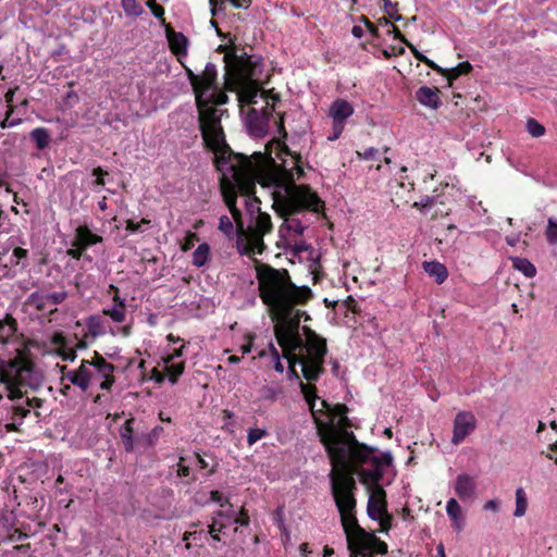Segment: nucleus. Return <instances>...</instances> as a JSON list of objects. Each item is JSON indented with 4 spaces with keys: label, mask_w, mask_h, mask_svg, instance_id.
<instances>
[{
    "label": "nucleus",
    "mask_w": 557,
    "mask_h": 557,
    "mask_svg": "<svg viewBox=\"0 0 557 557\" xmlns=\"http://www.w3.org/2000/svg\"><path fill=\"white\" fill-rule=\"evenodd\" d=\"M284 358L287 359L288 362V369H287V377L289 380H295L299 384V381H301L300 375L298 374L296 370V364H299L300 358H298V352H289V354H283Z\"/></svg>",
    "instance_id": "nucleus-39"
},
{
    "label": "nucleus",
    "mask_w": 557,
    "mask_h": 557,
    "mask_svg": "<svg viewBox=\"0 0 557 557\" xmlns=\"http://www.w3.org/2000/svg\"><path fill=\"white\" fill-rule=\"evenodd\" d=\"M259 296L275 318L284 321L293 331L300 334V319L294 312L295 306H304L313 298L310 287L293 283L286 269H275L269 264L257 268Z\"/></svg>",
    "instance_id": "nucleus-1"
},
{
    "label": "nucleus",
    "mask_w": 557,
    "mask_h": 557,
    "mask_svg": "<svg viewBox=\"0 0 557 557\" xmlns=\"http://www.w3.org/2000/svg\"><path fill=\"white\" fill-rule=\"evenodd\" d=\"M244 236H245V233L237 232L236 248L240 256H249L250 257L251 255L256 253V251L253 250V247H251L250 243L244 242Z\"/></svg>",
    "instance_id": "nucleus-49"
},
{
    "label": "nucleus",
    "mask_w": 557,
    "mask_h": 557,
    "mask_svg": "<svg viewBox=\"0 0 557 557\" xmlns=\"http://www.w3.org/2000/svg\"><path fill=\"white\" fill-rule=\"evenodd\" d=\"M527 131L532 137L536 138L545 134V127L532 117L527 121Z\"/></svg>",
    "instance_id": "nucleus-52"
},
{
    "label": "nucleus",
    "mask_w": 557,
    "mask_h": 557,
    "mask_svg": "<svg viewBox=\"0 0 557 557\" xmlns=\"http://www.w3.org/2000/svg\"><path fill=\"white\" fill-rule=\"evenodd\" d=\"M307 354L305 357L325 360L327 354L326 339L322 336H318L315 339L304 341Z\"/></svg>",
    "instance_id": "nucleus-25"
},
{
    "label": "nucleus",
    "mask_w": 557,
    "mask_h": 557,
    "mask_svg": "<svg viewBox=\"0 0 557 557\" xmlns=\"http://www.w3.org/2000/svg\"><path fill=\"white\" fill-rule=\"evenodd\" d=\"M30 139L35 143L38 150H45L51 141V134L45 127H36L29 133Z\"/></svg>",
    "instance_id": "nucleus-33"
},
{
    "label": "nucleus",
    "mask_w": 557,
    "mask_h": 557,
    "mask_svg": "<svg viewBox=\"0 0 557 557\" xmlns=\"http://www.w3.org/2000/svg\"><path fill=\"white\" fill-rule=\"evenodd\" d=\"M408 48L414 55V58L421 62H423L426 66L432 69L433 71L444 74V69L437 65L434 61L430 60L422 52H420L412 44H408Z\"/></svg>",
    "instance_id": "nucleus-42"
},
{
    "label": "nucleus",
    "mask_w": 557,
    "mask_h": 557,
    "mask_svg": "<svg viewBox=\"0 0 557 557\" xmlns=\"http://www.w3.org/2000/svg\"><path fill=\"white\" fill-rule=\"evenodd\" d=\"M321 405H322L323 408H325L327 410V413L332 418H338L339 419L344 414L348 413V407L345 404H336V405L332 406L326 400L323 399L321 401Z\"/></svg>",
    "instance_id": "nucleus-46"
},
{
    "label": "nucleus",
    "mask_w": 557,
    "mask_h": 557,
    "mask_svg": "<svg viewBox=\"0 0 557 557\" xmlns=\"http://www.w3.org/2000/svg\"><path fill=\"white\" fill-rule=\"evenodd\" d=\"M0 382L4 384L8 397L17 400L24 397L22 387L38 391L42 386L44 374L33 360L18 354L9 360L0 357Z\"/></svg>",
    "instance_id": "nucleus-4"
},
{
    "label": "nucleus",
    "mask_w": 557,
    "mask_h": 557,
    "mask_svg": "<svg viewBox=\"0 0 557 557\" xmlns=\"http://www.w3.org/2000/svg\"><path fill=\"white\" fill-rule=\"evenodd\" d=\"M165 36L174 54L177 57L187 54L188 39L183 33L175 32L173 27L168 24L165 25Z\"/></svg>",
    "instance_id": "nucleus-19"
},
{
    "label": "nucleus",
    "mask_w": 557,
    "mask_h": 557,
    "mask_svg": "<svg viewBox=\"0 0 557 557\" xmlns=\"http://www.w3.org/2000/svg\"><path fill=\"white\" fill-rule=\"evenodd\" d=\"M151 221L149 219L143 218L139 222H135L133 220H127L125 230L132 234L141 233L145 231L146 226H149Z\"/></svg>",
    "instance_id": "nucleus-50"
},
{
    "label": "nucleus",
    "mask_w": 557,
    "mask_h": 557,
    "mask_svg": "<svg viewBox=\"0 0 557 557\" xmlns=\"http://www.w3.org/2000/svg\"><path fill=\"white\" fill-rule=\"evenodd\" d=\"M17 331L16 320L9 313L0 319V342L7 343L8 339Z\"/></svg>",
    "instance_id": "nucleus-32"
},
{
    "label": "nucleus",
    "mask_w": 557,
    "mask_h": 557,
    "mask_svg": "<svg viewBox=\"0 0 557 557\" xmlns=\"http://www.w3.org/2000/svg\"><path fill=\"white\" fill-rule=\"evenodd\" d=\"M446 511L454 523H457L458 520H462L461 507L455 498H450L447 502Z\"/></svg>",
    "instance_id": "nucleus-47"
},
{
    "label": "nucleus",
    "mask_w": 557,
    "mask_h": 557,
    "mask_svg": "<svg viewBox=\"0 0 557 557\" xmlns=\"http://www.w3.org/2000/svg\"><path fill=\"white\" fill-rule=\"evenodd\" d=\"M206 99H208L207 104H208L209 109H216L212 104H214V106H222V104L227 103V101H228L227 95L225 92H219V89L218 90H210L206 95Z\"/></svg>",
    "instance_id": "nucleus-43"
},
{
    "label": "nucleus",
    "mask_w": 557,
    "mask_h": 557,
    "mask_svg": "<svg viewBox=\"0 0 557 557\" xmlns=\"http://www.w3.org/2000/svg\"><path fill=\"white\" fill-rule=\"evenodd\" d=\"M225 81L240 77H260L263 73V58L259 54H248L243 51L237 54L235 50L225 53Z\"/></svg>",
    "instance_id": "nucleus-9"
},
{
    "label": "nucleus",
    "mask_w": 557,
    "mask_h": 557,
    "mask_svg": "<svg viewBox=\"0 0 557 557\" xmlns=\"http://www.w3.org/2000/svg\"><path fill=\"white\" fill-rule=\"evenodd\" d=\"M208 534L214 533H224V530L227 528L226 522H219L215 517H212L211 523L208 525Z\"/></svg>",
    "instance_id": "nucleus-64"
},
{
    "label": "nucleus",
    "mask_w": 557,
    "mask_h": 557,
    "mask_svg": "<svg viewBox=\"0 0 557 557\" xmlns=\"http://www.w3.org/2000/svg\"><path fill=\"white\" fill-rule=\"evenodd\" d=\"M200 76H201V87H202V90L205 92V96L210 90H218L219 89L218 70H216V65L215 64H213L212 62H208L206 64L203 73Z\"/></svg>",
    "instance_id": "nucleus-26"
},
{
    "label": "nucleus",
    "mask_w": 557,
    "mask_h": 557,
    "mask_svg": "<svg viewBox=\"0 0 557 557\" xmlns=\"http://www.w3.org/2000/svg\"><path fill=\"white\" fill-rule=\"evenodd\" d=\"M376 451L375 448L370 447L366 444H360L355 449H350V453L348 454V460H349V468L348 470L352 472V475L355 473L359 472V468L363 465L370 463L373 465V458L374 453Z\"/></svg>",
    "instance_id": "nucleus-17"
},
{
    "label": "nucleus",
    "mask_w": 557,
    "mask_h": 557,
    "mask_svg": "<svg viewBox=\"0 0 557 557\" xmlns=\"http://www.w3.org/2000/svg\"><path fill=\"white\" fill-rule=\"evenodd\" d=\"M210 256V246L207 243L200 244L193 252V264L197 268L203 267Z\"/></svg>",
    "instance_id": "nucleus-36"
},
{
    "label": "nucleus",
    "mask_w": 557,
    "mask_h": 557,
    "mask_svg": "<svg viewBox=\"0 0 557 557\" xmlns=\"http://www.w3.org/2000/svg\"><path fill=\"white\" fill-rule=\"evenodd\" d=\"M219 230L228 238L234 239L237 236V227H234L232 220L227 215H222L219 220Z\"/></svg>",
    "instance_id": "nucleus-41"
},
{
    "label": "nucleus",
    "mask_w": 557,
    "mask_h": 557,
    "mask_svg": "<svg viewBox=\"0 0 557 557\" xmlns=\"http://www.w3.org/2000/svg\"><path fill=\"white\" fill-rule=\"evenodd\" d=\"M136 419L129 418L120 428V437L125 451L132 453L135 449L136 444H143L145 446H153L160 434L163 432L161 425L154 426L150 432L145 433L136 426Z\"/></svg>",
    "instance_id": "nucleus-11"
},
{
    "label": "nucleus",
    "mask_w": 557,
    "mask_h": 557,
    "mask_svg": "<svg viewBox=\"0 0 557 557\" xmlns=\"http://www.w3.org/2000/svg\"><path fill=\"white\" fill-rule=\"evenodd\" d=\"M476 428V419L471 411H460L455 416L451 443L460 444Z\"/></svg>",
    "instance_id": "nucleus-15"
},
{
    "label": "nucleus",
    "mask_w": 557,
    "mask_h": 557,
    "mask_svg": "<svg viewBox=\"0 0 557 557\" xmlns=\"http://www.w3.org/2000/svg\"><path fill=\"white\" fill-rule=\"evenodd\" d=\"M385 491L382 486L375 488V494L371 495L367 505V513L372 520H380L381 513L386 508Z\"/></svg>",
    "instance_id": "nucleus-21"
},
{
    "label": "nucleus",
    "mask_w": 557,
    "mask_h": 557,
    "mask_svg": "<svg viewBox=\"0 0 557 557\" xmlns=\"http://www.w3.org/2000/svg\"><path fill=\"white\" fill-rule=\"evenodd\" d=\"M260 397L264 400L275 401L277 399L281 389L272 386H262L259 391Z\"/></svg>",
    "instance_id": "nucleus-54"
},
{
    "label": "nucleus",
    "mask_w": 557,
    "mask_h": 557,
    "mask_svg": "<svg viewBox=\"0 0 557 557\" xmlns=\"http://www.w3.org/2000/svg\"><path fill=\"white\" fill-rule=\"evenodd\" d=\"M317 435L323 445L325 453L332 465V469H348V454L361 443L357 440L355 433L347 430H335L334 421H324L315 418Z\"/></svg>",
    "instance_id": "nucleus-8"
},
{
    "label": "nucleus",
    "mask_w": 557,
    "mask_h": 557,
    "mask_svg": "<svg viewBox=\"0 0 557 557\" xmlns=\"http://www.w3.org/2000/svg\"><path fill=\"white\" fill-rule=\"evenodd\" d=\"M423 270L431 277H434V281L437 284H443L447 280V277H448L447 268L443 263H441V262H438L436 260L424 261L423 262Z\"/></svg>",
    "instance_id": "nucleus-28"
},
{
    "label": "nucleus",
    "mask_w": 557,
    "mask_h": 557,
    "mask_svg": "<svg viewBox=\"0 0 557 557\" xmlns=\"http://www.w3.org/2000/svg\"><path fill=\"white\" fill-rule=\"evenodd\" d=\"M454 490L462 502L474 499L478 490L476 476L466 472L459 473L456 476Z\"/></svg>",
    "instance_id": "nucleus-16"
},
{
    "label": "nucleus",
    "mask_w": 557,
    "mask_h": 557,
    "mask_svg": "<svg viewBox=\"0 0 557 557\" xmlns=\"http://www.w3.org/2000/svg\"><path fill=\"white\" fill-rule=\"evenodd\" d=\"M331 494L341 516L346 537L360 528L356 517L357 500L355 491L357 483L348 469H332L330 474Z\"/></svg>",
    "instance_id": "nucleus-6"
},
{
    "label": "nucleus",
    "mask_w": 557,
    "mask_h": 557,
    "mask_svg": "<svg viewBox=\"0 0 557 557\" xmlns=\"http://www.w3.org/2000/svg\"><path fill=\"white\" fill-rule=\"evenodd\" d=\"M26 305L34 307L38 311H45L48 305L46 293L41 290L33 292L26 299Z\"/></svg>",
    "instance_id": "nucleus-38"
},
{
    "label": "nucleus",
    "mask_w": 557,
    "mask_h": 557,
    "mask_svg": "<svg viewBox=\"0 0 557 557\" xmlns=\"http://www.w3.org/2000/svg\"><path fill=\"white\" fill-rule=\"evenodd\" d=\"M298 358L301 360L299 361V364L301 366L304 379H306L308 382H317L325 371V360L305 357V354L302 352L298 354Z\"/></svg>",
    "instance_id": "nucleus-18"
},
{
    "label": "nucleus",
    "mask_w": 557,
    "mask_h": 557,
    "mask_svg": "<svg viewBox=\"0 0 557 557\" xmlns=\"http://www.w3.org/2000/svg\"><path fill=\"white\" fill-rule=\"evenodd\" d=\"M110 288L115 290V295L112 298L113 306L111 308H106L102 310L104 315L110 317V319L115 323H122L126 318V305L125 299L119 296V289L114 285H110Z\"/></svg>",
    "instance_id": "nucleus-20"
},
{
    "label": "nucleus",
    "mask_w": 557,
    "mask_h": 557,
    "mask_svg": "<svg viewBox=\"0 0 557 557\" xmlns=\"http://www.w3.org/2000/svg\"><path fill=\"white\" fill-rule=\"evenodd\" d=\"M546 239L549 244L557 243V221L548 219V225L546 228Z\"/></svg>",
    "instance_id": "nucleus-58"
},
{
    "label": "nucleus",
    "mask_w": 557,
    "mask_h": 557,
    "mask_svg": "<svg viewBox=\"0 0 557 557\" xmlns=\"http://www.w3.org/2000/svg\"><path fill=\"white\" fill-rule=\"evenodd\" d=\"M67 292H53V293H46V299L48 304L51 305H60L67 298Z\"/></svg>",
    "instance_id": "nucleus-56"
},
{
    "label": "nucleus",
    "mask_w": 557,
    "mask_h": 557,
    "mask_svg": "<svg viewBox=\"0 0 557 557\" xmlns=\"http://www.w3.org/2000/svg\"><path fill=\"white\" fill-rule=\"evenodd\" d=\"M147 7L151 10V13L153 14V16L156 18H160L162 20V23H164V18H163V15H164V9L162 5H160L159 3H157L156 0H148L146 2Z\"/></svg>",
    "instance_id": "nucleus-60"
},
{
    "label": "nucleus",
    "mask_w": 557,
    "mask_h": 557,
    "mask_svg": "<svg viewBox=\"0 0 557 557\" xmlns=\"http://www.w3.org/2000/svg\"><path fill=\"white\" fill-rule=\"evenodd\" d=\"M346 540L347 548L350 552L349 557H372L370 556L372 553L379 555L387 553V544L361 527L357 528Z\"/></svg>",
    "instance_id": "nucleus-10"
},
{
    "label": "nucleus",
    "mask_w": 557,
    "mask_h": 557,
    "mask_svg": "<svg viewBox=\"0 0 557 557\" xmlns=\"http://www.w3.org/2000/svg\"><path fill=\"white\" fill-rule=\"evenodd\" d=\"M438 94L440 89L436 87L421 86L416 91V99L422 106L436 110L442 106Z\"/></svg>",
    "instance_id": "nucleus-23"
},
{
    "label": "nucleus",
    "mask_w": 557,
    "mask_h": 557,
    "mask_svg": "<svg viewBox=\"0 0 557 557\" xmlns=\"http://www.w3.org/2000/svg\"><path fill=\"white\" fill-rule=\"evenodd\" d=\"M272 319L276 322L274 325V335L277 344L283 349V354L297 352L302 350L305 343L301 334L293 331L284 321L280 318H275L271 311Z\"/></svg>",
    "instance_id": "nucleus-12"
},
{
    "label": "nucleus",
    "mask_w": 557,
    "mask_h": 557,
    "mask_svg": "<svg viewBox=\"0 0 557 557\" xmlns=\"http://www.w3.org/2000/svg\"><path fill=\"white\" fill-rule=\"evenodd\" d=\"M323 207L324 202L309 185L292 183L285 188V195L275 198L273 203L275 211L285 219V222L278 228L280 237L284 238L285 233L289 232L302 235L307 226L293 215L305 210L318 213Z\"/></svg>",
    "instance_id": "nucleus-3"
},
{
    "label": "nucleus",
    "mask_w": 557,
    "mask_h": 557,
    "mask_svg": "<svg viewBox=\"0 0 557 557\" xmlns=\"http://www.w3.org/2000/svg\"><path fill=\"white\" fill-rule=\"evenodd\" d=\"M267 430L264 429H258V428H250L248 430L247 434V443L249 446L257 443L259 440L263 438L267 435Z\"/></svg>",
    "instance_id": "nucleus-55"
},
{
    "label": "nucleus",
    "mask_w": 557,
    "mask_h": 557,
    "mask_svg": "<svg viewBox=\"0 0 557 557\" xmlns=\"http://www.w3.org/2000/svg\"><path fill=\"white\" fill-rule=\"evenodd\" d=\"M274 106H267L263 111L251 108L246 116V124L249 135L256 138H263L268 134L269 122L274 111Z\"/></svg>",
    "instance_id": "nucleus-14"
},
{
    "label": "nucleus",
    "mask_w": 557,
    "mask_h": 557,
    "mask_svg": "<svg viewBox=\"0 0 557 557\" xmlns=\"http://www.w3.org/2000/svg\"><path fill=\"white\" fill-rule=\"evenodd\" d=\"M184 371H185V362L184 361L177 362V363L170 362V363L165 364L166 376H168L169 382L172 385H175L178 382V379L184 373Z\"/></svg>",
    "instance_id": "nucleus-37"
},
{
    "label": "nucleus",
    "mask_w": 557,
    "mask_h": 557,
    "mask_svg": "<svg viewBox=\"0 0 557 557\" xmlns=\"http://www.w3.org/2000/svg\"><path fill=\"white\" fill-rule=\"evenodd\" d=\"M226 509H220V510H216L214 513H213V517L218 519H224V520H227V521H232V519L234 518V507L233 505H228L225 507Z\"/></svg>",
    "instance_id": "nucleus-61"
},
{
    "label": "nucleus",
    "mask_w": 557,
    "mask_h": 557,
    "mask_svg": "<svg viewBox=\"0 0 557 557\" xmlns=\"http://www.w3.org/2000/svg\"><path fill=\"white\" fill-rule=\"evenodd\" d=\"M122 5L128 15L139 16L143 13V8L136 0H122Z\"/></svg>",
    "instance_id": "nucleus-53"
},
{
    "label": "nucleus",
    "mask_w": 557,
    "mask_h": 557,
    "mask_svg": "<svg viewBox=\"0 0 557 557\" xmlns=\"http://www.w3.org/2000/svg\"><path fill=\"white\" fill-rule=\"evenodd\" d=\"M260 77H240L236 79L225 81L226 89L237 91L238 101L248 104H256L257 97L260 92Z\"/></svg>",
    "instance_id": "nucleus-13"
},
{
    "label": "nucleus",
    "mask_w": 557,
    "mask_h": 557,
    "mask_svg": "<svg viewBox=\"0 0 557 557\" xmlns=\"http://www.w3.org/2000/svg\"><path fill=\"white\" fill-rule=\"evenodd\" d=\"M232 522L235 524H239L240 527H248L250 523V518L247 510L243 508L237 516L234 512V518L232 519Z\"/></svg>",
    "instance_id": "nucleus-63"
},
{
    "label": "nucleus",
    "mask_w": 557,
    "mask_h": 557,
    "mask_svg": "<svg viewBox=\"0 0 557 557\" xmlns=\"http://www.w3.org/2000/svg\"><path fill=\"white\" fill-rule=\"evenodd\" d=\"M27 258H28V250L22 248V247H15L12 251V255L10 257L11 264H22L24 268L27 264Z\"/></svg>",
    "instance_id": "nucleus-48"
},
{
    "label": "nucleus",
    "mask_w": 557,
    "mask_h": 557,
    "mask_svg": "<svg viewBox=\"0 0 557 557\" xmlns=\"http://www.w3.org/2000/svg\"><path fill=\"white\" fill-rule=\"evenodd\" d=\"M471 71L472 65L470 64V62L465 61L450 70H444V74L447 76L449 81H453L459 77L460 75L469 74Z\"/></svg>",
    "instance_id": "nucleus-40"
},
{
    "label": "nucleus",
    "mask_w": 557,
    "mask_h": 557,
    "mask_svg": "<svg viewBox=\"0 0 557 557\" xmlns=\"http://www.w3.org/2000/svg\"><path fill=\"white\" fill-rule=\"evenodd\" d=\"M317 435L323 445L325 453L332 465V469H348V454L361 443L357 440L355 433L347 430H335L334 421H324L315 418Z\"/></svg>",
    "instance_id": "nucleus-7"
},
{
    "label": "nucleus",
    "mask_w": 557,
    "mask_h": 557,
    "mask_svg": "<svg viewBox=\"0 0 557 557\" xmlns=\"http://www.w3.org/2000/svg\"><path fill=\"white\" fill-rule=\"evenodd\" d=\"M354 114V107L345 99H336L330 107V116L333 122L345 123Z\"/></svg>",
    "instance_id": "nucleus-24"
},
{
    "label": "nucleus",
    "mask_w": 557,
    "mask_h": 557,
    "mask_svg": "<svg viewBox=\"0 0 557 557\" xmlns=\"http://www.w3.org/2000/svg\"><path fill=\"white\" fill-rule=\"evenodd\" d=\"M528 507V500L525 493L522 487L517 488L516 491V509L513 512L515 517L524 516Z\"/></svg>",
    "instance_id": "nucleus-44"
},
{
    "label": "nucleus",
    "mask_w": 557,
    "mask_h": 557,
    "mask_svg": "<svg viewBox=\"0 0 557 557\" xmlns=\"http://www.w3.org/2000/svg\"><path fill=\"white\" fill-rule=\"evenodd\" d=\"M272 231L271 216L265 212H259L256 216L255 228L251 234L263 246V236Z\"/></svg>",
    "instance_id": "nucleus-27"
},
{
    "label": "nucleus",
    "mask_w": 557,
    "mask_h": 557,
    "mask_svg": "<svg viewBox=\"0 0 557 557\" xmlns=\"http://www.w3.org/2000/svg\"><path fill=\"white\" fill-rule=\"evenodd\" d=\"M95 370L97 371L98 375L103 379V381L100 383V389L109 391L115 382L113 375L115 366L110 362L101 363L100 367L95 368Z\"/></svg>",
    "instance_id": "nucleus-31"
},
{
    "label": "nucleus",
    "mask_w": 557,
    "mask_h": 557,
    "mask_svg": "<svg viewBox=\"0 0 557 557\" xmlns=\"http://www.w3.org/2000/svg\"><path fill=\"white\" fill-rule=\"evenodd\" d=\"M299 388L304 395V398L306 399L308 406H309V409L313 416V420L315 421V418H319L317 416L318 412H321L322 410H315V400L318 399V395H317V387L315 385L311 384V382L309 383H304L302 381H299Z\"/></svg>",
    "instance_id": "nucleus-29"
},
{
    "label": "nucleus",
    "mask_w": 557,
    "mask_h": 557,
    "mask_svg": "<svg viewBox=\"0 0 557 557\" xmlns=\"http://www.w3.org/2000/svg\"><path fill=\"white\" fill-rule=\"evenodd\" d=\"M273 521L277 525V528L282 531V533L287 535V529L284 523V508L277 507L273 512Z\"/></svg>",
    "instance_id": "nucleus-57"
},
{
    "label": "nucleus",
    "mask_w": 557,
    "mask_h": 557,
    "mask_svg": "<svg viewBox=\"0 0 557 557\" xmlns=\"http://www.w3.org/2000/svg\"><path fill=\"white\" fill-rule=\"evenodd\" d=\"M92 379V372L87 366V360L83 359L79 368L76 370V377L74 380V385L79 387L83 392H86L89 388L90 381Z\"/></svg>",
    "instance_id": "nucleus-30"
},
{
    "label": "nucleus",
    "mask_w": 557,
    "mask_h": 557,
    "mask_svg": "<svg viewBox=\"0 0 557 557\" xmlns=\"http://www.w3.org/2000/svg\"><path fill=\"white\" fill-rule=\"evenodd\" d=\"M383 2V10L388 14V17L391 20H394L395 22H399L403 20V15L398 13V3L392 2L391 0H382Z\"/></svg>",
    "instance_id": "nucleus-51"
},
{
    "label": "nucleus",
    "mask_w": 557,
    "mask_h": 557,
    "mask_svg": "<svg viewBox=\"0 0 557 557\" xmlns=\"http://www.w3.org/2000/svg\"><path fill=\"white\" fill-rule=\"evenodd\" d=\"M86 326H87V330H88V334L92 338H97L98 336L104 334L103 320L98 314L89 315L86 319Z\"/></svg>",
    "instance_id": "nucleus-34"
},
{
    "label": "nucleus",
    "mask_w": 557,
    "mask_h": 557,
    "mask_svg": "<svg viewBox=\"0 0 557 557\" xmlns=\"http://www.w3.org/2000/svg\"><path fill=\"white\" fill-rule=\"evenodd\" d=\"M393 462V456L389 451L383 453L381 456H375L373 458V465L372 466H379V467H388Z\"/></svg>",
    "instance_id": "nucleus-59"
},
{
    "label": "nucleus",
    "mask_w": 557,
    "mask_h": 557,
    "mask_svg": "<svg viewBox=\"0 0 557 557\" xmlns=\"http://www.w3.org/2000/svg\"><path fill=\"white\" fill-rule=\"evenodd\" d=\"M228 210H230V212H231V214H232V216L234 219V222H235L236 227H237V232L245 233L244 222H243L240 210L237 208V206L232 207Z\"/></svg>",
    "instance_id": "nucleus-62"
},
{
    "label": "nucleus",
    "mask_w": 557,
    "mask_h": 557,
    "mask_svg": "<svg viewBox=\"0 0 557 557\" xmlns=\"http://www.w3.org/2000/svg\"><path fill=\"white\" fill-rule=\"evenodd\" d=\"M102 236L92 233L87 225H79L75 230L73 247H82L86 250L90 246L102 243Z\"/></svg>",
    "instance_id": "nucleus-22"
},
{
    "label": "nucleus",
    "mask_w": 557,
    "mask_h": 557,
    "mask_svg": "<svg viewBox=\"0 0 557 557\" xmlns=\"http://www.w3.org/2000/svg\"><path fill=\"white\" fill-rule=\"evenodd\" d=\"M186 76L195 94V104L198 111L199 131L206 148L220 150L226 147V139L221 124L222 110L209 109L208 99L201 87V76L186 67Z\"/></svg>",
    "instance_id": "nucleus-5"
},
{
    "label": "nucleus",
    "mask_w": 557,
    "mask_h": 557,
    "mask_svg": "<svg viewBox=\"0 0 557 557\" xmlns=\"http://www.w3.org/2000/svg\"><path fill=\"white\" fill-rule=\"evenodd\" d=\"M209 150L215 154L214 165L222 173L220 190L228 209L236 206L237 188L244 194L255 193V183L250 178L253 165L246 154L235 153L227 144L220 150Z\"/></svg>",
    "instance_id": "nucleus-2"
},
{
    "label": "nucleus",
    "mask_w": 557,
    "mask_h": 557,
    "mask_svg": "<svg viewBox=\"0 0 557 557\" xmlns=\"http://www.w3.org/2000/svg\"><path fill=\"white\" fill-rule=\"evenodd\" d=\"M511 261L513 268L523 273L527 277L531 278L536 275V268L528 259L521 257H512Z\"/></svg>",
    "instance_id": "nucleus-35"
},
{
    "label": "nucleus",
    "mask_w": 557,
    "mask_h": 557,
    "mask_svg": "<svg viewBox=\"0 0 557 557\" xmlns=\"http://www.w3.org/2000/svg\"><path fill=\"white\" fill-rule=\"evenodd\" d=\"M360 473L367 481L376 484V487L380 486L379 482L384 474L382 467L379 466H372V469H361Z\"/></svg>",
    "instance_id": "nucleus-45"
}]
</instances>
